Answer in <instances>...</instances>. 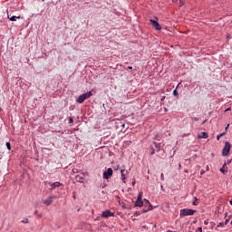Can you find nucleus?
I'll return each instance as SVG.
<instances>
[{"mask_svg":"<svg viewBox=\"0 0 232 232\" xmlns=\"http://www.w3.org/2000/svg\"><path fill=\"white\" fill-rule=\"evenodd\" d=\"M224 224H225V226H227V219L226 220V222H225Z\"/></svg>","mask_w":232,"mask_h":232,"instance_id":"473e14b6","label":"nucleus"},{"mask_svg":"<svg viewBox=\"0 0 232 232\" xmlns=\"http://www.w3.org/2000/svg\"><path fill=\"white\" fill-rule=\"evenodd\" d=\"M208 132H200L199 135L198 136V139H208Z\"/></svg>","mask_w":232,"mask_h":232,"instance_id":"9b49d317","label":"nucleus"},{"mask_svg":"<svg viewBox=\"0 0 232 232\" xmlns=\"http://www.w3.org/2000/svg\"><path fill=\"white\" fill-rule=\"evenodd\" d=\"M204 224H205V226H208V224H209V221L207 219L204 221Z\"/></svg>","mask_w":232,"mask_h":232,"instance_id":"b1692460","label":"nucleus"},{"mask_svg":"<svg viewBox=\"0 0 232 232\" xmlns=\"http://www.w3.org/2000/svg\"><path fill=\"white\" fill-rule=\"evenodd\" d=\"M164 177V174H161V179Z\"/></svg>","mask_w":232,"mask_h":232,"instance_id":"f704fd0d","label":"nucleus"},{"mask_svg":"<svg viewBox=\"0 0 232 232\" xmlns=\"http://www.w3.org/2000/svg\"><path fill=\"white\" fill-rule=\"evenodd\" d=\"M198 231L202 232V227H198Z\"/></svg>","mask_w":232,"mask_h":232,"instance_id":"a878e982","label":"nucleus"},{"mask_svg":"<svg viewBox=\"0 0 232 232\" xmlns=\"http://www.w3.org/2000/svg\"><path fill=\"white\" fill-rule=\"evenodd\" d=\"M144 201L146 208L142 209V213H148V211H151V209H153V206L151 205V203H150V200L144 199Z\"/></svg>","mask_w":232,"mask_h":232,"instance_id":"39448f33","label":"nucleus"},{"mask_svg":"<svg viewBox=\"0 0 232 232\" xmlns=\"http://www.w3.org/2000/svg\"><path fill=\"white\" fill-rule=\"evenodd\" d=\"M112 175H113V169H111V168H109L107 171L103 172V179L108 180V179H110V177H111Z\"/></svg>","mask_w":232,"mask_h":232,"instance_id":"423d86ee","label":"nucleus"},{"mask_svg":"<svg viewBox=\"0 0 232 232\" xmlns=\"http://www.w3.org/2000/svg\"><path fill=\"white\" fill-rule=\"evenodd\" d=\"M179 6H184V0H179Z\"/></svg>","mask_w":232,"mask_h":232,"instance_id":"aec40b11","label":"nucleus"},{"mask_svg":"<svg viewBox=\"0 0 232 232\" xmlns=\"http://www.w3.org/2000/svg\"><path fill=\"white\" fill-rule=\"evenodd\" d=\"M225 111H231V108H227Z\"/></svg>","mask_w":232,"mask_h":232,"instance_id":"c756f323","label":"nucleus"},{"mask_svg":"<svg viewBox=\"0 0 232 232\" xmlns=\"http://www.w3.org/2000/svg\"><path fill=\"white\" fill-rule=\"evenodd\" d=\"M150 155H155V149H152V151L150 152Z\"/></svg>","mask_w":232,"mask_h":232,"instance_id":"393cba45","label":"nucleus"},{"mask_svg":"<svg viewBox=\"0 0 232 232\" xmlns=\"http://www.w3.org/2000/svg\"><path fill=\"white\" fill-rule=\"evenodd\" d=\"M127 68H128V70H133L132 66H128Z\"/></svg>","mask_w":232,"mask_h":232,"instance_id":"bb28decb","label":"nucleus"},{"mask_svg":"<svg viewBox=\"0 0 232 232\" xmlns=\"http://www.w3.org/2000/svg\"><path fill=\"white\" fill-rule=\"evenodd\" d=\"M197 213V210L189 209V208H183L180 210V217H192V215H195Z\"/></svg>","mask_w":232,"mask_h":232,"instance_id":"f257e3e1","label":"nucleus"},{"mask_svg":"<svg viewBox=\"0 0 232 232\" xmlns=\"http://www.w3.org/2000/svg\"><path fill=\"white\" fill-rule=\"evenodd\" d=\"M125 171H126L125 169H121V180H123V182H124V180H126V174H124Z\"/></svg>","mask_w":232,"mask_h":232,"instance_id":"4468645a","label":"nucleus"},{"mask_svg":"<svg viewBox=\"0 0 232 232\" xmlns=\"http://www.w3.org/2000/svg\"><path fill=\"white\" fill-rule=\"evenodd\" d=\"M173 95H179V92H177V89L173 91Z\"/></svg>","mask_w":232,"mask_h":232,"instance_id":"4be33fe9","label":"nucleus"},{"mask_svg":"<svg viewBox=\"0 0 232 232\" xmlns=\"http://www.w3.org/2000/svg\"><path fill=\"white\" fill-rule=\"evenodd\" d=\"M153 144H154V146L156 148V151L157 152L160 151V149L162 148V144L159 143V142H154Z\"/></svg>","mask_w":232,"mask_h":232,"instance_id":"f8f14e48","label":"nucleus"},{"mask_svg":"<svg viewBox=\"0 0 232 232\" xmlns=\"http://www.w3.org/2000/svg\"><path fill=\"white\" fill-rule=\"evenodd\" d=\"M8 19H10V21H17V19H21V16L13 15L10 17V15H8Z\"/></svg>","mask_w":232,"mask_h":232,"instance_id":"ddd939ff","label":"nucleus"},{"mask_svg":"<svg viewBox=\"0 0 232 232\" xmlns=\"http://www.w3.org/2000/svg\"><path fill=\"white\" fill-rule=\"evenodd\" d=\"M224 226H226L225 223L224 222H220V223H218L217 227H224Z\"/></svg>","mask_w":232,"mask_h":232,"instance_id":"6ab92c4d","label":"nucleus"},{"mask_svg":"<svg viewBox=\"0 0 232 232\" xmlns=\"http://www.w3.org/2000/svg\"><path fill=\"white\" fill-rule=\"evenodd\" d=\"M22 224H28V218H24V220H22Z\"/></svg>","mask_w":232,"mask_h":232,"instance_id":"412c9836","label":"nucleus"},{"mask_svg":"<svg viewBox=\"0 0 232 232\" xmlns=\"http://www.w3.org/2000/svg\"><path fill=\"white\" fill-rule=\"evenodd\" d=\"M34 215H37V210H36V211H34Z\"/></svg>","mask_w":232,"mask_h":232,"instance_id":"72a5a7b5","label":"nucleus"},{"mask_svg":"<svg viewBox=\"0 0 232 232\" xmlns=\"http://www.w3.org/2000/svg\"><path fill=\"white\" fill-rule=\"evenodd\" d=\"M192 204H193V206H198V199L197 198H195Z\"/></svg>","mask_w":232,"mask_h":232,"instance_id":"a211bd4d","label":"nucleus"},{"mask_svg":"<svg viewBox=\"0 0 232 232\" xmlns=\"http://www.w3.org/2000/svg\"><path fill=\"white\" fill-rule=\"evenodd\" d=\"M103 218H110V217H115V213L111 212L110 210H105L102 213Z\"/></svg>","mask_w":232,"mask_h":232,"instance_id":"0eeeda50","label":"nucleus"},{"mask_svg":"<svg viewBox=\"0 0 232 232\" xmlns=\"http://www.w3.org/2000/svg\"><path fill=\"white\" fill-rule=\"evenodd\" d=\"M92 95V92L82 93L77 98L76 102H79V104H82V102H84L86 99H90Z\"/></svg>","mask_w":232,"mask_h":232,"instance_id":"f03ea898","label":"nucleus"},{"mask_svg":"<svg viewBox=\"0 0 232 232\" xmlns=\"http://www.w3.org/2000/svg\"><path fill=\"white\" fill-rule=\"evenodd\" d=\"M227 128H229V124L225 128V130L227 131Z\"/></svg>","mask_w":232,"mask_h":232,"instance_id":"7c9ffc66","label":"nucleus"},{"mask_svg":"<svg viewBox=\"0 0 232 232\" xmlns=\"http://www.w3.org/2000/svg\"><path fill=\"white\" fill-rule=\"evenodd\" d=\"M53 198H55L53 196L47 198L45 200H44V204L45 206H51V204L53 202Z\"/></svg>","mask_w":232,"mask_h":232,"instance_id":"9d476101","label":"nucleus"},{"mask_svg":"<svg viewBox=\"0 0 232 232\" xmlns=\"http://www.w3.org/2000/svg\"><path fill=\"white\" fill-rule=\"evenodd\" d=\"M194 121L197 122L198 121V118H194Z\"/></svg>","mask_w":232,"mask_h":232,"instance_id":"2f4dec72","label":"nucleus"},{"mask_svg":"<svg viewBox=\"0 0 232 232\" xmlns=\"http://www.w3.org/2000/svg\"><path fill=\"white\" fill-rule=\"evenodd\" d=\"M224 168H226V163L223 165V167L220 169L221 173L226 174L227 173V170H225Z\"/></svg>","mask_w":232,"mask_h":232,"instance_id":"dca6fc26","label":"nucleus"},{"mask_svg":"<svg viewBox=\"0 0 232 232\" xmlns=\"http://www.w3.org/2000/svg\"><path fill=\"white\" fill-rule=\"evenodd\" d=\"M204 173H206V171H204V170L200 171V175H204Z\"/></svg>","mask_w":232,"mask_h":232,"instance_id":"c85d7f7f","label":"nucleus"},{"mask_svg":"<svg viewBox=\"0 0 232 232\" xmlns=\"http://www.w3.org/2000/svg\"><path fill=\"white\" fill-rule=\"evenodd\" d=\"M49 186H51L50 190L53 191V189H55V188H61V186H63V183L56 181L54 183H49Z\"/></svg>","mask_w":232,"mask_h":232,"instance_id":"1a4fd4ad","label":"nucleus"},{"mask_svg":"<svg viewBox=\"0 0 232 232\" xmlns=\"http://www.w3.org/2000/svg\"><path fill=\"white\" fill-rule=\"evenodd\" d=\"M72 123H73V119L70 118L69 119V124H72Z\"/></svg>","mask_w":232,"mask_h":232,"instance_id":"5701e85b","label":"nucleus"},{"mask_svg":"<svg viewBox=\"0 0 232 232\" xmlns=\"http://www.w3.org/2000/svg\"><path fill=\"white\" fill-rule=\"evenodd\" d=\"M6 148L8 150V151H10L12 150V145L10 144V142H6Z\"/></svg>","mask_w":232,"mask_h":232,"instance_id":"f3484780","label":"nucleus"},{"mask_svg":"<svg viewBox=\"0 0 232 232\" xmlns=\"http://www.w3.org/2000/svg\"><path fill=\"white\" fill-rule=\"evenodd\" d=\"M142 195H143V193L140 192V194L138 196V198L135 202V207L136 208H142V206H144V201H142Z\"/></svg>","mask_w":232,"mask_h":232,"instance_id":"20e7f679","label":"nucleus"},{"mask_svg":"<svg viewBox=\"0 0 232 232\" xmlns=\"http://www.w3.org/2000/svg\"><path fill=\"white\" fill-rule=\"evenodd\" d=\"M224 135H226V132H222V133L218 134V135L217 136V140H220V138H221V137H224Z\"/></svg>","mask_w":232,"mask_h":232,"instance_id":"2eb2a0df","label":"nucleus"},{"mask_svg":"<svg viewBox=\"0 0 232 232\" xmlns=\"http://www.w3.org/2000/svg\"><path fill=\"white\" fill-rule=\"evenodd\" d=\"M206 169H207V171H209V165H207Z\"/></svg>","mask_w":232,"mask_h":232,"instance_id":"cd10ccee","label":"nucleus"},{"mask_svg":"<svg viewBox=\"0 0 232 232\" xmlns=\"http://www.w3.org/2000/svg\"><path fill=\"white\" fill-rule=\"evenodd\" d=\"M229 151H231V143H229L228 141H226L225 147L222 150V156L227 157V155H229Z\"/></svg>","mask_w":232,"mask_h":232,"instance_id":"7ed1b4c3","label":"nucleus"},{"mask_svg":"<svg viewBox=\"0 0 232 232\" xmlns=\"http://www.w3.org/2000/svg\"><path fill=\"white\" fill-rule=\"evenodd\" d=\"M150 23L156 30H162V26H160V24H159L158 21L150 19Z\"/></svg>","mask_w":232,"mask_h":232,"instance_id":"6e6552de","label":"nucleus"}]
</instances>
